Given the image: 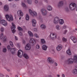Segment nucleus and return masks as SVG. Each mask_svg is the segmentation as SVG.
<instances>
[{"label": "nucleus", "mask_w": 77, "mask_h": 77, "mask_svg": "<svg viewBox=\"0 0 77 77\" xmlns=\"http://www.w3.org/2000/svg\"><path fill=\"white\" fill-rule=\"evenodd\" d=\"M5 17L8 21H13L14 20L13 19V17H12V15H9L8 14H7L5 15Z\"/></svg>", "instance_id": "obj_5"}, {"label": "nucleus", "mask_w": 77, "mask_h": 77, "mask_svg": "<svg viewBox=\"0 0 77 77\" xmlns=\"http://www.w3.org/2000/svg\"><path fill=\"white\" fill-rule=\"evenodd\" d=\"M76 7V4L74 3H72L69 5L70 9L71 10H72V11H73L75 9Z\"/></svg>", "instance_id": "obj_4"}, {"label": "nucleus", "mask_w": 77, "mask_h": 77, "mask_svg": "<svg viewBox=\"0 0 77 77\" xmlns=\"http://www.w3.org/2000/svg\"><path fill=\"white\" fill-rule=\"evenodd\" d=\"M62 77H65V75L63 74L62 75Z\"/></svg>", "instance_id": "obj_50"}, {"label": "nucleus", "mask_w": 77, "mask_h": 77, "mask_svg": "<svg viewBox=\"0 0 77 77\" xmlns=\"http://www.w3.org/2000/svg\"><path fill=\"white\" fill-rule=\"evenodd\" d=\"M7 48L8 50V51H11V53L12 54H15V51H16V48H11L10 47V46L8 45L7 46Z\"/></svg>", "instance_id": "obj_3"}, {"label": "nucleus", "mask_w": 77, "mask_h": 77, "mask_svg": "<svg viewBox=\"0 0 77 77\" xmlns=\"http://www.w3.org/2000/svg\"><path fill=\"white\" fill-rule=\"evenodd\" d=\"M3 40L4 42H6V36H5L3 37Z\"/></svg>", "instance_id": "obj_34"}, {"label": "nucleus", "mask_w": 77, "mask_h": 77, "mask_svg": "<svg viewBox=\"0 0 77 77\" xmlns=\"http://www.w3.org/2000/svg\"><path fill=\"white\" fill-rule=\"evenodd\" d=\"M32 22L33 26L35 27L36 25V20L34 19L32 20Z\"/></svg>", "instance_id": "obj_19"}, {"label": "nucleus", "mask_w": 77, "mask_h": 77, "mask_svg": "<svg viewBox=\"0 0 77 77\" xmlns=\"http://www.w3.org/2000/svg\"><path fill=\"white\" fill-rule=\"evenodd\" d=\"M63 1H61L59 2V5L58 6L59 8H60V6H62L63 5Z\"/></svg>", "instance_id": "obj_20"}, {"label": "nucleus", "mask_w": 77, "mask_h": 77, "mask_svg": "<svg viewBox=\"0 0 77 77\" xmlns=\"http://www.w3.org/2000/svg\"><path fill=\"white\" fill-rule=\"evenodd\" d=\"M70 39L73 41L74 43H76L77 42V39L74 36H71L70 37Z\"/></svg>", "instance_id": "obj_12"}, {"label": "nucleus", "mask_w": 77, "mask_h": 77, "mask_svg": "<svg viewBox=\"0 0 77 77\" xmlns=\"http://www.w3.org/2000/svg\"><path fill=\"white\" fill-rule=\"evenodd\" d=\"M47 9L50 11H51L52 10V8L51 7L50 5H48V6L47 7Z\"/></svg>", "instance_id": "obj_22"}, {"label": "nucleus", "mask_w": 77, "mask_h": 77, "mask_svg": "<svg viewBox=\"0 0 77 77\" xmlns=\"http://www.w3.org/2000/svg\"><path fill=\"white\" fill-rule=\"evenodd\" d=\"M41 27L42 29H45V25L44 24L42 25Z\"/></svg>", "instance_id": "obj_28"}, {"label": "nucleus", "mask_w": 77, "mask_h": 77, "mask_svg": "<svg viewBox=\"0 0 77 77\" xmlns=\"http://www.w3.org/2000/svg\"><path fill=\"white\" fill-rule=\"evenodd\" d=\"M19 34L20 35V36H22L23 34H22V33L21 32H19Z\"/></svg>", "instance_id": "obj_44"}, {"label": "nucleus", "mask_w": 77, "mask_h": 77, "mask_svg": "<svg viewBox=\"0 0 77 77\" xmlns=\"http://www.w3.org/2000/svg\"><path fill=\"white\" fill-rule=\"evenodd\" d=\"M68 32V31L67 30H65L64 31V32L63 33V34H66V32Z\"/></svg>", "instance_id": "obj_43"}, {"label": "nucleus", "mask_w": 77, "mask_h": 77, "mask_svg": "<svg viewBox=\"0 0 77 77\" xmlns=\"http://www.w3.org/2000/svg\"><path fill=\"white\" fill-rule=\"evenodd\" d=\"M23 57H24L25 58V59H29V56H28V55H27L26 54H23Z\"/></svg>", "instance_id": "obj_25"}, {"label": "nucleus", "mask_w": 77, "mask_h": 77, "mask_svg": "<svg viewBox=\"0 0 77 77\" xmlns=\"http://www.w3.org/2000/svg\"><path fill=\"white\" fill-rule=\"evenodd\" d=\"M31 48V46H30V45L28 44L26 45L25 46V49L26 50H30V49Z\"/></svg>", "instance_id": "obj_11"}, {"label": "nucleus", "mask_w": 77, "mask_h": 77, "mask_svg": "<svg viewBox=\"0 0 77 77\" xmlns=\"http://www.w3.org/2000/svg\"><path fill=\"white\" fill-rule=\"evenodd\" d=\"M45 2H46V3H48V1L47 0H45Z\"/></svg>", "instance_id": "obj_52"}, {"label": "nucleus", "mask_w": 77, "mask_h": 77, "mask_svg": "<svg viewBox=\"0 0 77 77\" xmlns=\"http://www.w3.org/2000/svg\"><path fill=\"white\" fill-rule=\"evenodd\" d=\"M34 36L35 37H36V38H39V35H38V34L36 33H35L34 34Z\"/></svg>", "instance_id": "obj_35"}, {"label": "nucleus", "mask_w": 77, "mask_h": 77, "mask_svg": "<svg viewBox=\"0 0 77 77\" xmlns=\"http://www.w3.org/2000/svg\"><path fill=\"white\" fill-rule=\"evenodd\" d=\"M22 6L24 8H26V5H25V4L24 3H23V2L22 3Z\"/></svg>", "instance_id": "obj_27"}, {"label": "nucleus", "mask_w": 77, "mask_h": 77, "mask_svg": "<svg viewBox=\"0 0 77 77\" xmlns=\"http://www.w3.org/2000/svg\"><path fill=\"white\" fill-rule=\"evenodd\" d=\"M48 62L50 63H53L54 62V61L50 57H49L47 59Z\"/></svg>", "instance_id": "obj_13"}, {"label": "nucleus", "mask_w": 77, "mask_h": 77, "mask_svg": "<svg viewBox=\"0 0 77 77\" xmlns=\"http://www.w3.org/2000/svg\"><path fill=\"white\" fill-rule=\"evenodd\" d=\"M56 29L58 30H60V26H59V25H57L56 26Z\"/></svg>", "instance_id": "obj_29"}, {"label": "nucleus", "mask_w": 77, "mask_h": 77, "mask_svg": "<svg viewBox=\"0 0 77 77\" xmlns=\"http://www.w3.org/2000/svg\"><path fill=\"white\" fill-rule=\"evenodd\" d=\"M67 28V26L66 25H64L63 27V29H65Z\"/></svg>", "instance_id": "obj_40"}, {"label": "nucleus", "mask_w": 77, "mask_h": 77, "mask_svg": "<svg viewBox=\"0 0 77 77\" xmlns=\"http://www.w3.org/2000/svg\"><path fill=\"white\" fill-rule=\"evenodd\" d=\"M57 77H60V75H57Z\"/></svg>", "instance_id": "obj_56"}, {"label": "nucleus", "mask_w": 77, "mask_h": 77, "mask_svg": "<svg viewBox=\"0 0 77 77\" xmlns=\"http://www.w3.org/2000/svg\"><path fill=\"white\" fill-rule=\"evenodd\" d=\"M23 42L24 44H25V43H26V42L25 41L23 40Z\"/></svg>", "instance_id": "obj_51"}, {"label": "nucleus", "mask_w": 77, "mask_h": 77, "mask_svg": "<svg viewBox=\"0 0 77 77\" xmlns=\"http://www.w3.org/2000/svg\"><path fill=\"white\" fill-rule=\"evenodd\" d=\"M6 77H9V75H6Z\"/></svg>", "instance_id": "obj_59"}, {"label": "nucleus", "mask_w": 77, "mask_h": 77, "mask_svg": "<svg viewBox=\"0 0 77 77\" xmlns=\"http://www.w3.org/2000/svg\"><path fill=\"white\" fill-rule=\"evenodd\" d=\"M3 33H2L0 35L1 40H2V39H3Z\"/></svg>", "instance_id": "obj_32"}, {"label": "nucleus", "mask_w": 77, "mask_h": 77, "mask_svg": "<svg viewBox=\"0 0 77 77\" xmlns=\"http://www.w3.org/2000/svg\"><path fill=\"white\" fill-rule=\"evenodd\" d=\"M8 1H9V2H12V1H13V0H8Z\"/></svg>", "instance_id": "obj_54"}, {"label": "nucleus", "mask_w": 77, "mask_h": 77, "mask_svg": "<svg viewBox=\"0 0 77 77\" xmlns=\"http://www.w3.org/2000/svg\"><path fill=\"white\" fill-rule=\"evenodd\" d=\"M26 20L28 21L29 20V15L28 14H26Z\"/></svg>", "instance_id": "obj_26"}, {"label": "nucleus", "mask_w": 77, "mask_h": 77, "mask_svg": "<svg viewBox=\"0 0 77 77\" xmlns=\"http://www.w3.org/2000/svg\"><path fill=\"white\" fill-rule=\"evenodd\" d=\"M7 71H8V72H9L10 71V70H7Z\"/></svg>", "instance_id": "obj_57"}, {"label": "nucleus", "mask_w": 77, "mask_h": 77, "mask_svg": "<svg viewBox=\"0 0 77 77\" xmlns=\"http://www.w3.org/2000/svg\"><path fill=\"white\" fill-rule=\"evenodd\" d=\"M1 18H2V16L0 14V21L1 24H2L4 26H6L8 25V23H7V22L5 20H2L1 21Z\"/></svg>", "instance_id": "obj_6"}, {"label": "nucleus", "mask_w": 77, "mask_h": 77, "mask_svg": "<svg viewBox=\"0 0 77 77\" xmlns=\"http://www.w3.org/2000/svg\"><path fill=\"white\" fill-rule=\"evenodd\" d=\"M0 77H4V75L3 74H1L0 75Z\"/></svg>", "instance_id": "obj_47"}, {"label": "nucleus", "mask_w": 77, "mask_h": 77, "mask_svg": "<svg viewBox=\"0 0 77 77\" xmlns=\"http://www.w3.org/2000/svg\"><path fill=\"white\" fill-rule=\"evenodd\" d=\"M29 11L30 14L32 17H34V16H37V13L35 11L33 12L31 10H29Z\"/></svg>", "instance_id": "obj_9"}, {"label": "nucleus", "mask_w": 77, "mask_h": 77, "mask_svg": "<svg viewBox=\"0 0 77 77\" xmlns=\"http://www.w3.org/2000/svg\"><path fill=\"white\" fill-rule=\"evenodd\" d=\"M9 44L10 45H11V47H13V46H14V45H13V43L12 42L10 41L9 42Z\"/></svg>", "instance_id": "obj_31"}, {"label": "nucleus", "mask_w": 77, "mask_h": 77, "mask_svg": "<svg viewBox=\"0 0 77 77\" xmlns=\"http://www.w3.org/2000/svg\"><path fill=\"white\" fill-rule=\"evenodd\" d=\"M7 50L6 49V48H4L3 49V52H6Z\"/></svg>", "instance_id": "obj_41"}, {"label": "nucleus", "mask_w": 77, "mask_h": 77, "mask_svg": "<svg viewBox=\"0 0 77 77\" xmlns=\"http://www.w3.org/2000/svg\"><path fill=\"white\" fill-rule=\"evenodd\" d=\"M41 11L43 15H46L47 14V12L45 9H42Z\"/></svg>", "instance_id": "obj_10"}, {"label": "nucleus", "mask_w": 77, "mask_h": 77, "mask_svg": "<svg viewBox=\"0 0 77 77\" xmlns=\"http://www.w3.org/2000/svg\"><path fill=\"white\" fill-rule=\"evenodd\" d=\"M29 42L32 44H36V41L34 39L31 38Z\"/></svg>", "instance_id": "obj_16"}, {"label": "nucleus", "mask_w": 77, "mask_h": 77, "mask_svg": "<svg viewBox=\"0 0 77 77\" xmlns=\"http://www.w3.org/2000/svg\"><path fill=\"white\" fill-rule=\"evenodd\" d=\"M75 30H76V31L77 30V28H75Z\"/></svg>", "instance_id": "obj_60"}, {"label": "nucleus", "mask_w": 77, "mask_h": 77, "mask_svg": "<svg viewBox=\"0 0 77 77\" xmlns=\"http://www.w3.org/2000/svg\"><path fill=\"white\" fill-rule=\"evenodd\" d=\"M62 48V46L61 45H59L57 47V51H60Z\"/></svg>", "instance_id": "obj_14"}, {"label": "nucleus", "mask_w": 77, "mask_h": 77, "mask_svg": "<svg viewBox=\"0 0 77 77\" xmlns=\"http://www.w3.org/2000/svg\"><path fill=\"white\" fill-rule=\"evenodd\" d=\"M15 38L16 40V41H17L18 40V38H17V36H15Z\"/></svg>", "instance_id": "obj_45"}, {"label": "nucleus", "mask_w": 77, "mask_h": 77, "mask_svg": "<svg viewBox=\"0 0 77 77\" xmlns=\"http://www.w3.org/2000/svg\"><path fill=\"white\" fill-rule=\"evenodd\" d=\"M58 39H60V37H58Z\"/></svg>", "instance_id": "obj_55"}, {"label": "nucleus", "mask_w": 77, "mask_h": 77, "mask_svg": "<svg viewBox=\"0 0 77 77\" xmlns=\"http://www.w3.org/2000/svg\"><path fill=\"white\" fill-rule=\"evenodd\" d=\"M15 77H18V76H17V75H16V76H15Z\"/></svg>", "instance_id": "obj_61"}, {"label": "nucleus", "mask_w": 77, "mask_h": 77, "mask_svg": "<svg viewBox=\"0 0 77 77\" xmlns=\"http://www.w3.org/2000/svg\"><path fill=\"white\" fill-rule=\"evenodd\" d=\"M28 34H29L30 36H33V33H32V32H31L30 31H28Z\"/></svg>", "instance_id": "obj_24"}, {"label": "nucleus", "mask_w": 77, "mask_h": 77, "mask_svg": "<svg viewBox=\"0 0 77 77\" xmlns=\"http://www.w3.org/2000/svg\"><path fill=\"white\" fill-rule=\"evenodd\" d=\"M34 30L35 32H37V29L34 28Z\"/></svg>", "instance_id": "obj_46"}, {"label": "nucleus", "mask_w": 77, "mask_h": 77, "mask_svg": "<svg viewBox=\"0 0 77 77\" xmlns=\"http://www.w3.org/2000/svg\"><path fill=\"white\" fill-rule=\"evenodd\" d=\"M27 2L28 4L30 5L32 3V1L30 0H27Z\"/></svg>", "instance_id": "obj_33"}, {"label": "nucleus", "mask_w": 77, "mask_h": 77, "mask_svg": "<svg viewBox=\"0 0 77 77\" xmlns=\"http://www.w3.org/2000/svg\"><path fill=\"white\" fill-rule=\"evenodd\" d=\"M12 26H11V31L12 33H14L15 32V30L14 29H15V24L14 23H12Z\"/></svg>", "instance_id": "obj_7"}, {"label": "nucleus", "mask_w": 77, "mask_h": 77, "mask_svg": "<svg viewBox=\"0 0 77 77\" xmlns=\"http://www.w3.org/2000/svg\"><path fill=\"white\" fill-rule=\"evenodd\" d=\"M1 32H3L4 31V28L2 27L0 29Z\"/></svg>", "instance_id": "obj_36"}, {"label": "nucleus", "mask_w": 77, "mask_h": 77, "mask_svg": "<svg viewBox=\"0 0 77 77\" xmlns=\"http://www.w3.org/2000/svg\"><path fill=\"white\" fill-rule=\"evenodd\" d=\"M17 45H18V46H19V44H17Z\"/></svg>", "instance_id": "obj_64"}, {"label": "nucleus", "mask_w": 77, "mask_h": 77, "mask_svg": "<svg viewBox=\"0 0 77 77\" xmlns=\"http://www.w3.org/2000/svg\"><path fill=\"white\" fill-rule=\"evenodd\" d=\"M50 16H51V14H50Z\"/></svg>", "instance_id": "obj_62"}, {"label": "nucleus", "mask_w": 77, "mask_h": 77, "mask_svg": "<svg viewBox=\"0 0 77 77\" xmlns=\"http://www.w3.org/2000/svg\"><path fill=\"white\" fill-rule=\"evenodd\" d=\"M4 9L5 11H8L9 10V6L8 5H5L4 6Z\"/></svg>", "instance_id": "obj_18"}, {"label": "nucleus", "mask_w": 77, "mask_h": 77, "mask_svg": "<svg viewBox=\"0 0 77 77\" xmlns=\"http://www.w3.org/2000/svg\"><path fill=\"white\" fill-rule=\"evenodd\" d=\"M2 5V3L1 2H0V5Z\"/></svg>", "instance_id": "obj_53"}, {"label": "nucleus", "mask_w": 77, "mask_h": 77, "mask_svg": "<svg viewBox=\"0 0 77 77\" xmlns=\"http://www.w3.org/2000/svg\"><path fill=\"white\" fill-rule=\"evenodd\" d=\"M74 62L75 63H77V55L74 56L73 59L72 58L69 59L68 60H66L65 62L67 64L69 65L71 64V63H73Z\"/></svg>", "instance_id": "obj_1"}, {"label": "nucleus", "mask_w": 77, "mask_h": 77, "mask_svg": "<svg viewBox=\"0 0 77 77\" xmlns=\"http://www.w3.org/2000/svg\"><path fill=\"white\" fill-rule=\"evenodd\" d=\"M38 1L37 0H35V3H38Z\"/></svg>", "instance_id": "obj_48"}, {"label": "nucleus", "mask_w": 77, "mask_h": 77, "mask_svg": "<svg viewBox=\"0 0 77 77\" xmlns=\"http://www.w3.org/2000/svg\"><path fill=\"white\" fill-rule=\"evenodd\" d=\"M67 54H68V55H71V51H70V50L69 49L66 51Z\"/></svg>", "instance_id": "obj_23"}, {"label": "nucleus", "mask_w": 77, "mask_h": 77, "mask_svg": "<svg viewBox=\"0 0 77 77\" xmlns=\"http://www.w3.org/2000/svg\"><path fill=\"white\" fill-rule=\"evenodd\" d=\"M54 65L55 66H57V63H55Z\"/></svg>", "instance_id": "obj_49"}, {"label": "nucleus", "mask_w": 77, "mask_h": 77, "mask_svg": "<svg viewBox=\"0 0 77 77\" xmlns=\"http://www.w3.org/2000/svg\"><path fill=\"white\" fill-rule=\"evenodd\" d=\"M53 22L55 24H58L59 23L60 24H63L64 23V21L63 19H60L59 20V18L58 17H56L54 20Z\"/></svg>", "instance_id": "obj_2"}, {"label": "nucleus", "mask_w": 77, "mask_h": 77, "mask_svg": "<svg viewBox=\"0 0 77 77\" xmlns=\"http://www.w3.org/2000/svg\"><path fill=\"white\" fill-rule=\"evenodd\" d=\"M63 41H64L65 42H66V41H67V39H66L63 38Z\"/></svg>", "instance_id": "obj_39"}, {"label": "nucleus", "mask_w": 77, "mask_h": 77, "mask_svg": "<svg viewBox=\"0 0 77 77\" xmlns=\"http://www.w3.org/2000/svg\"><path fill=\"white\" fill-rule=\"evenodd\" d=\"M52 35V36H55H55L54 37H53V39H56V38H57V35H56V34L55 33H51V35H50V37H51V35Z\"/></svg>", "instance_id": "obj_15"}, {"label": "nucleus", "mask_w": 77, "mask_h": 77, "mask_svg": "<svg viewBox=\"0 0 77 77\" xmlns=\"http://www.w3.org/2000/svg\"><path fill=\"white\" fill-rule=\"evenodd\" d=\"M21 19V17H20V18H19V20H20V19Z\"/></svg>", "instance_id": "obj_58"}, {"label": "nucleus", "mask_w": 77, "mask_h": 77, "mask_svg": "<svg viewBox=\"0 0 77 77\" xmlns=\"http://www.w3.org/2000/svg\"><path fill=\"white\" fill-rule=\"evenodd\" d=\"M15 0L16 1H18V0Z\"/></svg>", "instance_id": "obj_63"}, {"label": "nucleus", "mask_w": 77, "mask_h": 77, "mask_svg": "<svg viewBox=\"0 0 77 77\" xmlns=\"http://www.w3.org/2000/svg\"><path fill=\"white\" fill-rule=\"evenodd\" d=\"M65 10L66 11V12H68V11H69V9H68V7H66L65 8Z\"/></svg>", "instance_id": "obj_42"}, {"label": "nucleus", "mask_w": 77, "mask_h": 77, "mask_svg": "<svg viewBox=\"0 0 77 77\" xmlns=\"http://www.w3.org/2000/svg\"><path fill=\"white\" fill-rule=\"evenodd\" d=\"M17 14L19 16H23V13L22 12V11L19 10L17 11Z\"/></svg>", "instance_id": "obj_17"}, {"label": "nucleus", "mask_w": 77, "mask_h": 77, "mask_svg": "<svg viewBox=\"0 0 77 77\" xmlns=\"http://www.w3.org/2000/svg\"><path fill=\"white\" fill-rule=\"evenodd\" d=\"M18 29L19 30H20V31H21V30H23V29H22V28L20 27L19 26L18 27Z\"/></svg>", "instance_id": "obj_37"}, {"label": "nucleus", "mask_w": 77, "mask_h": 77, "mask_svg": "<svg viewBox=\"0 0 77 77\" xmlns=\"http://www.w3.org/2000/svg\"><path fill=\"white\" fill-rule=\"evenodd\" d=\"M42 48L43 50L45 51H46L47 50V47L45 45H44L42 47Z\"/></svg>", "instance_id": "obj_21"}, {"label": "nucleus", "mask_w": 77, "mask_h": 77, "mask_svg": "<svg viewBox=\"0 0 77 77\" xmlns=\"http://www.w3.org/2000/svg\"><path fill=\"white\" fill-rule=\"evenodd\" d=\"M36 47L38 49H39V48H40L39 45H38V44L36 46Z\"/></svg>", "instance_id": "obj_38"}, {"label": "nucleus", "mask_w": 77, "mask_h": 77, "mask_svg": "<svg viewBox=\"0 0 77 77\" xmlns=\"http://www.w3.org/2000/svg\"><path fill=\"white\" fill-rule=\"evenodd\" d=\"M23 52L21 50H19L18 51L17 55L19 57H21L23 56Z\"/></svg>", "instance_id": "obj_8"}, {"label": "nucleus", "mask_w": 77, "mask_h": 77, "mask_svg": "<svg viewBox=\"0 0 77 77\" xmlns=\"http://www.w3.org/2000/svg\"><path fill=\"white\" fill-rule=\"evenodd\" d=\"M41 42L42 44H44L45 43V41L44 39H42L41 40Z\"/></svg>", "instance_id": "obj_30"}]
</instances>
